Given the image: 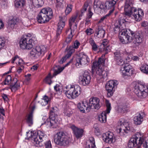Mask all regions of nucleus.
<instances>
[{
	"label": "nucleus",
	"mask_w": 148,
	"mask_h": 148,
	"mask_svg": "<svg viewBox=\"0 0 148 148\" xmlns=\"http://www.w3.org/2000/svg\"><path fill=\"white\" fill-rule=\"evenodd\" d=\"M124 11L125 14L128 16L134 18L138 21L141 20L144 15L143 11L141 9L137 10L132 7L131 2L128 0H126L125 5Z\"/></svg>",
	"instance_id": "obj_1"
},
{
	"label": "nucleus",
	"mask_w": 148,
	"mask_h": 148,
	"mask_svg": "<svg viewBox=\"0 0 148 148\" xmlns=\"http://www.w3.org/2000/svg\"><path fill=\"white\" fill-rule=\"evenodd\" d=\"M104 60L101 57L99 58L97 61L93 62L92 67V74L99 79L107 78V72L103 70V66L104 64Z\"/></svg>",
	"instance_id": "obj_2"
},
{
	"label": "nucleus",
	"mask_w": 148,
	"mask_h": 148,
	"mask_svg": "<svg viewBox=\"0 0 148 148\" xmlns=\"http://www.w3.org/2000/svg\"><path fill=\"white\" fill-rule=\"evenodd\" d=\"M58 111L56 107H53L50 111L49 118L46 116L42 117L44 124L48 127L56 128L58 125L60 121L58 116Z\"/></svg>",
	"instance_id": "obj_3"
},
{
	"label": "nucleus",
	"mask_w": 148,
	"mask_h": 148,
	"mask_svg": "<svg viewBox=\"0 0 148 148\" xmlns=\"http://www.w3.org/2000/svg\"><path fill=\"white\" fill-rule=\"evenodd\" d=\"M53 16L52 9L50 8L42 9L40 11L37 17L38 23H41L48 22Z\"/></svg>",
	"instance_id": "obj_4"
},
{
	"label": "nucleus",
	"mask_w": 148,
	"mask_h": 148,
	"mask_svg": "<svg viewBox=\"0 0 148 148\" xmlns=\"http://www.w3.org/2000/svg\"><path fill=\"white\" fill-rule=\"evenodd\" d=\"M69 138L63 132H58L54 136V141L57 145L60 146H66L69 142Z\"/></svg>",
	"instance_id": "obj_5"
},
{
	"label": "nucleus",
	"mask_w": 148,
	"mask_h": 148,
	"mask_svg": "<svg viewBox=\"0 0 148 148\" xmlns=\"http://www.w3.org/2000/svg\"><path fill=\"white\" fill-rule=\"evenodd\" d=\"M30 136H29V138H31L32 141L36 146L41 147L42 145V141L45 139L44 134L40 131H38L37 133L30 132ZM28 137V134L27 135Z\"/></svg>",
	"instance_id": "obj_6"
},
{
	"label": "nucleus",
	"mask_w": 148,
	"mask_h": 148,
	"mask_svg": "<svg viewBox=\"0 0 148 148\" xmlns=\"http://www.w3.org/2000/svg\"><path fill=\"white\" fill-rule=\"evenodd\" d=\"M119 34L121 35L119 36L120 40L123 44H126L130 42L132 40V36H133L134 32L130 29L128 30L123 29L120 31Z\"/></svg>",
	"instance_id": "obj_7"
},
{
	"label": "nucleus",
	"mask_w": 148,
	"mask_h": 148,
	"mask_svg": "<svg viewBox=\"0 0 148 148\" xmlns=\"http://www.w3.org/2000/svg\"><path fill=\"white\" fill-rule=\"evenodd\" d=\"M134 92L139 97L145 98L147 95L148 89L147 86L139 84H136L134 87Z\"/></svg>",
	"instance_id": "obj_8"
},
{
	"label": "nucleus",
	"mask_w": 148,
	"mask_h": 148,
	"mask_svg": "<svg viewBox=\"0 0 148 148\" xmlns=\"http://www.w3.org/2000/svg\"><path fill=\"white\" fill-rule=\"evenodd\" d=\"M143 139L142 138V135L137 133L132 136L128 144V147L132 148L134 147H137L139 148L143 143Z\"/></svg>",
	"instance_id": "obj_9"
},
{
	"label": "nucleus",
	"mask_w": 148,
	"mask_h": 148,
	"mask_svg": "<svg viewBox=\"0 0 148 148\" xmlns=\"http://www.w3.org/2000/svg\"><path fill=\"white\" fill-rule=\"evenodd\" d=\"M81 89L78 85H75L74 86H71L70 88L64 92L65 94L70 99H74L77 97L81 93Z\"/></svg>",
	"instance_id": "obj_10"
},
{
	"label": "nucleus",
	"mask_w": 148,
	"mask_h": 148,
	"mask_svg": "<svg viewBox=\"0 0 148 148\" xmlns=\"http://www.w3.org/2000/svg\"><path fill=\"white\" fill-rule=\"evenodd\" d=\"M32 39L26 35L22 38L20 42V46L22 49L29 50L33 47Z\"/></svg>",
	"instance_id": "obj_11"
},
{
	"label": "nucleus",
	"mask_w": 148,
	"mask_h": 148,
	"mask_svg": "<svg viewBox=\"0 0 148 148\" xmlns=\"http://www.w3.org/2000/svg\"><path fill=\"white\" fill-rule=\"evenodd\" d=\"M118 83V81L116 80H112L109 81L106 83V88L108 92V97H110L112 95Z\"/></svg>",
	"instance_id": "obj_12"
},
{
	"label": "nucleus",
	"mask_w": 148,
	"mask_h": 148,
	"mask_svg": "<svg viewBox=\"0 0 148 148\" xmlns=\"http://www.w3.org/2000/svg\"><path fill=\"white\" fill-rule=\"evenodd\" d=\"M46 51V48L44 46L36 47L33 48L30 52V56L32 57H38L41 55H43Z\"/></svg>",
	"instance_id": "obj_13"
},
{
	"label": "nucleus",
	"mask_w": 148,
	"mask_h": 148,
	"mask_svg": "<svg viewBox=\"0 0 148 148\" xmlns=\"http://www.w3.org/2000/svg\"><path fill=\"white\" fill-rule=\"evenodd\" d=\"M105 103L107 107L106 110L99 114L98 116V120L101 123H105L106 122V114L109 113L111 110V104L109 101L106 100Z\"/></svg>",
	"instance_id": "obj_14"
},
{
	"label": "nucleus",
	"mask_w": 148,
	"mask_h": 148,
	"mask_svg": "<svg viewBox=\"0 0 148 148\" xmlns=\"http://www.w3.org/2000/svg\"><path fill=\"white\" fill-rule=\"evenodd\" d=\"M89 62V59L87 55L85 54H81L76 60V66L79 68L82 65H88Z\"/></svg>",
	"instance_id": "obj_15"
},
{
	"label": "nucleus",
	"mask_w": 148,
	"mask_h": 148,
	"mask_svg": "<svg viewBox=\"0 0 148 148\" xmlns=\"http://www.w3.org/2000/svg\"><path fill=\"white\" fill-rule=\"evenodd\" d=\"M91 77L89 73L85 71L82 75L79 77V84L83 86L88 85L90 82Z\"/></svg>",
	"instance_id": "obj_16"
},
{
	"label": "nucleus",
	"mask_w": 148,
	"mask_h": 148,
	"mask_svg": "<svg viewBox=\"0 0 148 148\" xmlns=\"http://www.w3.org/2000/svg\"><path fill=\"white\" fill-rule=\"evenodd\" d=\"M115 136L112 132L108 131L102 134L103 140L106 143L111 144L115 141Z\"/></svg>",
	"instance_id": "obj_17"
},
{
	"label": "nucleus",
	"mask_w": 148,
	"mask_h": 148,
	"mask_svg": "<svg viewBox=\"0 0 148 148\" xmlns=\"http://www.w3.org/2000/svg\"><path fill=\"white\" fill-rule=\"evenodd\" d=\"M118 125L120 126V127L117 129V131L119 134H121L122 132L123 133L124 132L127 133L126 131H129L130 130L128 123L124 122L123 119L120 121Z\"/></svg>",
	"instance_id": "obj_18"
},
{
	"label": "nucleus",
	"mask_w": 148,
	"mask_h": 148,
	"mask_svg": "<svg viewBox=\"0 0 148 148\" xmlns=\"http://www.w3.org/2000/svg\"><path fill=\"white\" fill-rule=\"evenodd\" d=\"M99 102V100L97 97H93L90 98L88 103V106L90 110L91 109H99L100 106Z\"/></svg>",
	"instance_id": "obj_19"
},
{
	"label": "nucleus",
	"mask_w": 148,
	"mask_h": 148,
	"mask_svg": "<svg viewBox=\"0 0 148 148\" xmlns=\"http://www.w3.org/2000/svg\"><path fill=\"white\" fill-rule=\"evenodd\" d=\"M132 66L130 64H125L124 67L121 69L120 72L122 75L125 76H130L133 73Z\"/></svg>",
	"instance_id": "obj_20"
},
{
	"label": "nucleus",
	"mask_w": 148,
	"mask_h": 148,
	"mask_svg": "<svg viewBox=\"0 0 148 148\" xmlns=\"http://www.w3.org/2000/svg\"><path fill=\"white\" fill-rule=\"evenodd\" d=\"M78 108L83 113H85V110L87 112H89L90 110L88 106V103L86 101H83L81 103H79L77 105Z\"/></svg>",
	"instance_id": "obj_21"
},
{
	"label": "nucleus",
	"mask_w": 148,
	"mask_h": 148,
	"mask_svg": "<svg viewBox=\"0 0 148 148\" xmlns=\"http://www.w3.org/2000/svg\"><path fill=\"white\" fill-rule=\"evenodd\" d=\"M16 60L18 61L17 62H16L18 66V69L17 70V72L20 73L24 68V62L22 59H20L17 56H16L13 59L12 63H13Z\"/></svg>",
	"instance_id": "obj_22"
},
{
	"label": "nucleus",
	"mask_w": 148,
	"mask_h": 148,
	"mask_svg": "<svg viewBox=\"0 0 148 148\" xmlns=\"http://www.w3.org/2000/svg\"><path fill=\"white\" fill-rule=\"evenodd\" d=\"M132 37H134V39L135 42V44H138L140 45L142 42L143 37L141 33H140L138 32H136V33H134V34Z\"/></svg>",
	"instance_id": "obj_23"
},
{
	"label": "nucleus",
	"mask_w": 148,
	"mask_h": 148,
	"mask_svg": "<svg viewBox=\"0 0 148 148\" xmlns=\"http://www.w3.org/2000/svg\"><path fill=\"white\" fill-rule=\"evenodd\" d=\"M88 6H89V8L88 9V12L87 14L86 18H90L93 14V13L91 11V8L89 6V3L88 2H86L84 3L83 9L82 10V13H83L86 11Z\"/></svg>",
	"instance_id": "obj_24"
},
{
	"label": "nucleus",
	"mask_w": 148,
	"mask_h": 148,
	"mask_svg": "<svg viewBox=\"0 0 148 148\" xmlns=\"http://www.w3.org/2000/svg\"><path fill=\"white\" fill-rule=\"evenodd\" d=\"M71 128L73 131L74 134L77 138H79L82 136L83 132L82 129H79L74 125L71 127Z\"/></svg>",
	"instance_id": "obj_25"
},
{
	"label": "nucleus",
	"mask_w": 148,
	"mask_h": 148,
	"mask_svg": "<svg viewBox=\"0 0 148 148\" xmlns=\"http://www.w3.org/2000/svg\"><path fill=\"white\" fill-rule=\"evenodd\" d=\"M119 0H109L106 1L105 3V6L106 9H114V6L116 2Z\"/></svg>",
	"instance_id": "obj_26"
},
{
	"label": "nucleus",
	"mask_w": 148,
	"mask_h": 148,
	"mask_svg": "<svg viewBox=\"0 0 148 148\" xmlns=\"http://www.w3.org/2000/svg\"><path fill=\"white\" fill-rule=\"evenodd\" d=\"M10 88L12 91L15 92L20 87L19 83L16 78H14L10 85Z\"/></svg>",
	"instance_id": "obj_27"
},
{
	"label": "nucleus",
	"mask_w": 148,
	"mask_h": 148,
	"mask_svg": "<svg viewBox=\"0 0 148 148\" xmlns=\"http://www.w3.org/2000/svg\"><path fill=\"white\" fill-rule=\"evenodd\" d=\"M75 51V49H73V47H70V51L68 52L67 53L65 56L63 57L61 59V60L59 61V63L62 64L65 62L67 58H69L71 55Z\"/></svg>",
	"instance_id": "obj_28"
},
{
	"label": "nucleus",
	"mask_w": 148,
	"mask_h": 148,
	"mask_svg": "<svg viewBox=\"0 0 148 148\" xmlns=\"http://www.w3.org/2000/svg\"><path fill=\"white\" fill-rule=\"evenodd\" d=\"M143 118L141 114L137 113L134 118V123L136 125H140L143 121Z\"/></svg>",
	"instance_id": "obj_29"
},
{
	"label": "nucleus",
	"mask_w": 148,
	"mask_h": 148,
	"mask_svg": "<svg viewBox=\"0 0 148 148\" xmlns=\"http://www.w3.org/2000/svg\"><path fill=\"white\" fill-rule=\"evenodd\" d=\"M96 33L97 36L99 38H103L104 37L105 32L101 27H98L96 29Z\"/></svg>",
	"instance_id": "obj_30"
},
{
	"label": "nucleus",
	"mask_w": 148,
	"mask_h": 148,
	"mask_svg": "<svg viewBox=\"0 0 148 148\" xmlns=\"http://www.w3.org/2000/svg\"><path fill=\"white\" fill-rule=\"evenodd\" d=\"M26 122L29 126H31L33 124V112H30L26 116Z\"/></svg>",
	"instance_id": "obj_31"
},
{
	"label": "nucleus",
	"mask_w": 148,
	"mask_h": 148,
	"mask_svg": "<svg viewBox=\"0 0 148 148\" xmlns=\"http://www.w3.org/2000/svg\"><path fill=\"white\" fill-rule=\"evenodd\" d=\"M86 148H95V141L94 138L90 137L89 140L87 142Z\"/></svg>",
	"instance_id": "obj_32"
},
{
	"label": "nucleus",
	"mask_w": 148,
	"mask_h": 148,
	"mask_svg": "<svg viewBox=\"0 0 148 148\" xmlns=\"http://www.w3.org/2000/svg\"><path fill=\"white\" fill-rule=\"evenodd\" d=\"M18 21L19 19L18 18L16 17H13L9 21L8 25L12 28H13L14 25L17 24Z\"/></svg>",
	"instance_id": "obj_33"
},
{
	"label": "nucleus",
	"mask_w": 148,
	"mask_h": 148,
	"mask_svg": "<svg viewBox=\"0 0 148 148\" xmlns=\"http://www.w3.org/2000/svg\"><path fill=\"white\" fill-rule=\"evenodd\" d=\"M104 5L102 3L98 0H95L94 2V8H100L103 9L104 8Z\"/></svg>",
	"instance_id": "obj_34"
},
{
	"label": "nucleus",
	"mask_w": 148,
	"mask_h": 148,
	"mask_svg": "<svg viewBox=\"0 0 148 148\" xmlns=\"http://www.w3.org/2000/svg\"><path fill=\"white\" fill-rule=\"evenodd\" d=\"M44 0H32L33 5L36 7L41 6L44 3Z\"/></svg>",
	"instance_id": "obj_35"
},
{
	"label": "nucleus",
	"mask_w": 148,
	"mask_h": 148,
	"mask_svg": "<svg viewBox=\"0 0 148 148\" xmlns=\"http://www.w3.org/2000/svg\"><path fill=\"white\" fill-rule=\"evenodd\" d=\"M64 115L68 117L71 116L73 112L69 108H65L64 110Z\"/></svg>",
	"instance_id": "obj_36"
},
{
	"label": "nucleus",
	"mask_w": 148,
	"mask_h": 148,
	"mask_svg": "<svg viewBox=\"0 0 148 148\" xmlns=\"http://www.w3.org/2000/svg\"><path fill=\"white\" fill-rule=\"evenodd\" d=\"M89 43L92 47V49L93 51H96L99 49V46L96 45L94 41L92 38L90 40Z\"/></svg>",
	"instance_id": "obj_37"
},
{
	"label": "nucleus",
	"mask_w": 148,
	"mask_h": 148,
	"mask_svg": "<svg viewBox=\"0 0 148 148\" xmlns=\"http://www.w3.org/2000/svg\"><path fill=\"white\" fill-rule=\"evenodd\" d=\"M65 25V21L61 18L58 25V29L62 31Z\"/></svg>",
	"instance_id": "obj_38"
},
{
	"label": "nucleus",
	"mask_w": 148,
	"mask_h": 148,
	"mask_svg": "<svg viewBox=\"0 0 148 148\" xmlns=\"http://www.w3.org/2000/svg\"><path fill=\"white\" fill-rule=\"evenodd\" d=\"M141 71L144 73L148 74V65L146 64L143 65L140 68Z\"/></svg>",
	"instance_id": "obj_39"
},
{
	"label": "nucleus",
	"mask_w": 148,
	"mask_h": 148,
	"mask_svg": "<svg viewBox=\"0 0 148 148\" xmlns=\"http://www.w3.org/2000/svg\"><path fill=\"white\" fill-rule=\"evenodd\" d=\"M25 0H17L16 2L15 5L17 8L20 7L21 6H23L25 3Z\"/></svg>",
	"instance_id": "obj_40"
},
{
	"label": "nucleus",
	"mask_w": 148,
	"mask_h": 148,
	"mask_svg": "<svg viewBox=\"0 0 148 148\" xmlns=\"http://www.w3.org/2000/svg\"><path fill=\"white\" fill-rule=\"evenodd\" d=\"M77 17V15H76L72 16L69 20V26L71 28V27L72 26L73 24L76 23H75V21Z\"/></svg>",
	"instance_id": "obj_41"
},
{
	"label": "nucleus",
	"mask_w": 148,
	"mask_h": 148,
	"mask_svg": "<svg viewBox=\"0 0 148 148\" xmlns=\"http://www.w3.org/2000/svg\"><path fill=\"white\" fill-rule=\"evenodd\" d=\"M54 89L59 94H61L62 90V86L58 84H56L54 87Z\"/></svg>",
	"instance_id": "obj_42"
},
{
	"label": "nucleus",
	"mask_w": 148,
	"mask_h": 148,
	"mask_svg": "<svg viewBox=\"0 0 148 148\" xmlns=\"http://www.w3.org/2000/svg\"><path fill=\"white\" fill-rule=\"evenodd\" d=\"M12 77L10 75H8L6 76L5 79L4 84H11L12 82Z\"/></svg>",
	"instance_id": "obj_43"
},
{
	"label": "nucleus",
	"mask_w": 148,
	"mask_h": 148,
	"mask_svg": "<svg viewBox=\"0 0 148 148\" xmlns=\"http://www.w3.org/2000/svg\"><path fill=\"white\" fill-rule=\"evenodd\" d=\"M72 8V5L71 4H67V6L66 7V8L65 10V13L66 15L69 14V13L71 11Z\"/></svg>",
	"instance_id": "obj_44"
},
{
	"label": "nucleus",
	"mask_w": 148,
	"mask_h": 148,
	"mask_svg": "<svg viewBox=\"0 0 148 148\" xmlns=\"http://www.w3.org/2000/svg\"><path fill=\"white\" fill-rule=\"evenodd\" d=\"M74 30H72L71 31V33L68 36L66 40V42L68 43H69L71 40L72 37L73 36V35H72V33H74Z\"/></svg>",
	"instance_id": "obj_45"
},
{
	"label": "nucleus",
	"mask_w": 148,
	"mask_h": 148,
	"mask_svg": "<svg viewBox=\"0 0 148 148\" xmlns=\"http://www.w3.org/2000/svg\"><path fill=\"white\" fill-rule=\"evenodd\" d=\"M114 58L115 60L119 58H120L122 57L121 56V54L119 51H116L114 52Z\"/></svg>",
	"instance_id": "obj_46"
},
{
	"label": "nucleus",
	"mask_w": 148,
	"mask_h": 148,
	"mask_svg": "<svg viewBox=\"0 0 148 148\" xmlns=\"http://www.w3.org/2000/svg\"><path fill=\"white\" fill-rule=\"evenodd\" d=\"M80 45L79 42L77 40H76L74 43V45L73 46H70L69 48V51H70V47H73V49H77L78 47Z\"/></svg>",
	"instance_id": "obj_47"
},
{
	"label": "nucleus",
	"mask_w": 148,
	"mask_h": 148,
	"mask_svg": "<svg viewBox=\"0 0 148 148\" xmlns=\"http://www.w3.org/2000/svg\"><path fill=\"white\" fill-rule=\"evenodd\" d=\"M115 60L116 61L117 64L119 65H122L124 63L122 57L120 58L117 59Z\"/></svg>",
	"instance_id": "obj_48"
},
{
	"label": "nucleus",
	"mask_w": 148,
	"mask_h": 148,
	"mask_svg": "<svg viewBox=\"0 0 148 148\" xmlns=\"http://www.w3.org/2000/svg\"><path fill=\"white\" fill-rule=\"evenodd\" d=\"M85 32L89 36L90 35L94 32V31L93 29L90 28H87Z\"/></svg>",
	"instance_id": "obj_49"
},
{
	"label": "nucleus",
	"mask_w": 148,
	"mask_h": 148,
	"mask_svg": "<svg viewBox=\"0 0 148 148\" xmlns=\"http://www.w3.org/2000/svg\"><path fill=\"white\" fill-rule=\"evenodd\" d=\"M64 69V67H63L62 68H60L58 67V70H55L54 71V75H56L58 74L59 73H60Z\"/></svg>",
	"instance_id": "obj_50"
},
{
	"label": "nucleus",
	"mask_w": 148,
	"mask_h": 148,
	"mask_svg": "<svg viewBox=\"0 0 148 148\" xmlns=\"http://www.w3.org/2000/svg\"><path fill=\"white\" fill-rule=\"evenodd\" d=\"M119 109L121 111V112L124 113L127 110V106H121L119 108Z\"/></svg>",
	"instance_id": "obj_51"
},
{
	"label": "nucleus",
	"mask_w": 148,
	"mask_h": 148,
	"mask_svg": "<svg viewBox=\"0 0 148 148\" xmlns=\"http://www.w3.org/2000/svg\"><path fill=\"white\" fill-rule=\"evenodd\" d=\"M45 148H51V145L50 140L46 141L45 143Z\"/></svg>",
	"instance_id": "obj_52"
},
{
	"label": "nucleus",
	"mask_w": 148,
	"mask_h": 148,
	"mask_svg": "<svg viewBox=\"0 0 148 148\" xmlns=\"http://www.w3.org/2000/svg\"><path fill=\"white\" fill-rule=\"evenodd\" d=\"M5 41L0 38V49L5 45Z\"/></svg>",
	"instance_id": "obj_53"
},
{
	"label": "nucleus",
	"mask_w": 148,
	"mask_h": 148,
	"mask_svg": "<svg viewBox=\"0 0 148 148\" xmlns=\"http://www.w3.org/2000/svg\"><path fill=\"white\" fill-rule=\"evenodd\" d=\"M7 1L6 0H2L1 4L3 7H5L7 5Z\"/></svg>",
	"instance_id": "obj_54"
},
{
	"label": "nucleus",
	"mask_w": 148,
	"mask_h": 148,
	"mask_svg": "<svg viewBox=\"0 0 148 148\" xmlns=\"http://www.w3.org/2000/svg\"><path fill=\"white\" fill-rule=\"evenodd\" d=\"M43 100H44L45 101H46L48 103L49 101L50 100V98H48V97L46 95H45L43 98L42 99Z\"/></svg>",
	"instance_id": "obj_55"
},
{
	"label": "nucleus",
	"mask_w": 148,
	"mask_h": 148,
	"mask_svg": "<svg viewBox=\"0 0 148 148\" xmlns=\"http://www.w3.org/2000/svg\"><path fill=\"white\" fill-rule=\"evenodd\" d=\"M131 59L134 61H137L139 60V58L137 56H134L131 57Z\"/></svg>",
	"instance_id": "obj_56"
},
{
	"label": "nucleus",
	"mask_w": 148,
	"mask_h": 148,
	"mask_svg": "<svg viewBox=\"0 0 148 148\" xmlns=\"http://www.w3.org/2000/svg\"><path fill=\"white\" fill-rule=\"evenodd\" d=\"M61 32H62L61 30L57 29V32H56V39L58 38V37L59 36H60V34H61Z\"/></svg>",
	"instance_id": "obj_57"
},
{
	"label": "nucleus",
	"mask_w": 148,
	"mask_h": 148,
	"mask_svg": "<svg viewBox=\"0 0 148 148\" xmlns=\"http://www.w3.org/2000/svg\"><path fill=\"white\" fill-rule=\"evenodd\" d=\"M2 97L5 101H7L8 99L7 95H6L3 94Z\"/></svg>",
	"instance_id": "obj_58"
},
{
	"label": "nucleus",
	"mask_w": 148,
	"mask_h": 148,
	"mask_svg": "<svg viewBox=\"0 0 148 148\" xmlns=\"http://www.w3.org/2000/svg\"><path fill=\"white\" fill-rule=\"evenodd\" d=\"M31 76L30 74H28L27 75H25V77L26 78L25 79L27 81H29L30 79V77Z\"/></svg>",
	"instance_id": "obj_59"
},
{
	"label": "nucleus",
	"mask_w": 148,
	"mask_h": 148,
	"mask_svg": "<svg viewBox=\"0 0 148 148\" xmlns=\"http://www.w3.org/2000/svg\"><path fill=\"white\" fill-rule=\"evenodd\" d=\"M40 102H41V104L42 106H45V105H47L48 103L46 101H44V100H43L42 99L41 100Z\"/></svg>",
	"instance_id": "obj_60"
},
{
	"label": "nucleus",
	"mask_w": 148,
	"mask_h": 148,
	"mask_svg": "<svg viewBox=\"0 0 148 148\" xmlns=\"http://www.w3.org/2000/svg\"><path fill=\"white\" fill-rule=\"evenodd\" d=\"M107 43L108 42H107V40L106 39H105L102 42L101 45H102L103 47H105V46H106Z\"/></svg>",
	"instance_id": "obj_61"
},
{
	"label": "nucleus",
	"mask_w": 148,
	"mask_h": 148,
	"mask_svg": "<svg viewBox=\"0 0 148 148\" xmlns=\"http://www.w3.org/2000/svg\"><path fill=\"white\" fill-rule=\"evenodd\" d=\"M143 144L144 146L146 148H148V140H146L145 143H143L142 144Z\"/></svg>",
	"instance_id": "obj_62"
},
{
	"label": "nucleus",
	"mask_w": 148,
	"mask_h": 148,
	"mask_svg": "<svg viewBox=\"0 0 148 148\" xmlns=\"http://www.w3.org/2000/svg\"><path fill=\"white\" fill-rule=\"evenodd\" d=\"M5 111L3 109L2 107L0 108V113L2 114L3 115H5Z\"/></svg>",
	"instance_id": "obj_63"
},
{
	"label": "nucleus",
	"mask_w": 148,
	"mask_h": 148,
	"mask_svg": "<svg viewBox=\"0 0 148 148\" xmlns=\"http://www.w3.org/2000/svg\"><path fill=\"white\" fill-rule=\"evenodd\" d=\"M89 18H86L85 21L86 23L85 24L86 25H88L90 23V20H89Z\"/></svg>",
	"instance_id": "obj_64"
}]
</instances>
